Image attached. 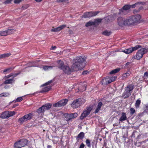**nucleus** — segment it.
Wrapping results in <instances>:
<instances>
[{"mask_svg": "<svg viewBox=\"0 0 148 148\" xmlns=\"http://www.w3.org/2000/svg\"><path fill=\"white\" fill-rule=\"evenodd\" d=\"M86 57L81 56L76 58L75 62L73 64V69L74 70H80L84 67Z\"/></svg>", "mask_w": 148, "mask_h": 148, "instance_id": "obj_1", "label": "nucleus"}, {"mask_svg": "<svg viewBox=\"0 0 148 148\" xmlns=\"http://www.w3.org/2000/svg\"><path fill=\"white\" fill-rule=\"evenodd\" d=\"M141 18L139 14L125 18V25H133L135 23L138 22Z\"/></svg>", "mask_w": 148, "mask_h": 148, "instance_id": "obj_2", "label": "nucleus"}, {"mask_svg": "<svg viewBox=\"0 0 148 148\" xmlns=\"http://www.w3.org/2000/svg\"><path fill=\"white\" fill-rule=\"evenodd\" d=\"M134 88V86L132 84L126 87L122 97L124 99L128 97L131 95L132 92V91L133 90Z\"/></svg>", "mask_w": 148, "mask_h": 148, "instance_id": "obj_3", "label": "nucleus"}, {"mask_svg": "<svg viewBox=\"0 0 148 148\" xmlns=\"http://www.w3.org/2000/svg\"><path fill=\"white\" fill-rule=\"evenodd\" d=\"M85 102V100L83 98H80L75 100L71 104V107L73 108L79 107Z\"/></svg>", "mask_w": 148, "mask_h": 148, "instance_id": "obj_4", "label": "nucleus"}, {"mask_svg": "<svg viewBox=\"0 0 148 148\" xmlns=\"http://www.w3.org/2000/svg\"><path fill=\"white\" fill-rule=\"evenodd\" d=\"M52 104L50 103L45 104L38 109L36 112L39 114L43 113L45 111L49 110Z\"/></svg>", "mask_w": 148, "mask_h": 148, "instance_id": "obj_5", "label": "nucleus"}, {"mask_svg": "<svg viewBox=\"0 0 148 148\" xmlns=\"http://www.w3.org/2000/svg\"><path fill=\"white\" fill-rule=\"evenodd\" d=\"M28 140L26 139H23L16 142L14 145L16 148H20L26 146L27 144Z\"/></svg>", "mask_w": 148, "mask_h": 148, "instance_id": "obj_6", "label": "nucleus"}, {"mask_svg": "<svg viewBox=\"0 0 148 148\" xmlns=\"http://www.w3.org/2000/svg\"><path fill=\"white\" fill-rule=\"evenodd\" d=\"M77 115L78 114L76 113L70 114L65 113L64 114L65 120L67 122L72 121L73 119L77 117Z\"/></svg>", "mask_w": 148, "mask_h": 148, "instance_id": "obj_7", "label": "nucleus"}, {"mask_svg": "<svg viewBox=\"0 0 148 148\" xmlns=\"http://www.w3.org/2000/svg\"><path fill=\"white\" fill-rule=\"evenodd\" d=\"M148 51V49L145 48H143L139 50L136 53L134 58L137 60H139L141 58L144 54Z\"/></svg>", "mask_w": 148, "mask_h": 148, "instance_id": "obj_8", "label": "nucleus"}, {"mask_svg": "<svg viewBox=\"0 0 148 148\" xmlns=\"http://www.w3.org/2000/svg\"><path fill=\"white\" fill-rule=\"evenodd\" d=\"M15 114L14 111H6L2 113L0 117L3 119H6L10 116H13Z\"/></svg>", "mask_w": 148, "mask_h": 148, "instance_id": "obj_9", "label": "nucleus"}, {"mask_svg": "<svg viewBox=\"0 0 148 148\" xmlns=\"http://www.w3.org/2000/svg\"><path fill=\"white\" fill-rule=\"evenodd\" d=\"M32 116L33 114L32 113H29L19 118L18 121L20 123H22L24 122L31 119Z\"/></svg>", "mask_w": 148, "mask_h": 148, "instance_id": "obj_10", "label": "nucleus"}, {"mask_svg": "<svg viewBox=\"0 0 148 148\" xmlns=\"http://www.w3.org/2000/svg\"><path fill=\"white\" fill-rule=\"evenodd\" d=\"M92 109V108L91 107H86L81 114L80 116L81 119H83L87 116L89 114Z\"/></svg>", "mask_w": 148, "mask_h": 148, "instance_id": "obj_11", "label": "nucleus"}, {"mask_svg": "<svg viewBox=\"0 0 148 148\" xmlns=\"http://www.w3.org/2000/svg\"><path fill=\"white\" fill-rule=\"evenodd\" d=\"M142 47L141 46L139 45H136L135 47L127 49L123 51V52L127 54H129L133 51Z\"/></svg>", "mask_w": 148, "mask_h": 148, "instance_id": "obj_12", "label": "nucleus"}, {"mask_svg": "<svg viewBox=\"0 0 148 148\" xmlns=\"http://www.w3.org/2000/svg\"><path fill=\"white\" fill-rule=\"evenodd\" d=\"M99 12V11L90 12L85 13L82 15V17L84 18H90L96 16Z\"/></svg>", "mask_w": 148, "mask_h": 148, "instance_id": "obj_13", "label": "nucleus"}, {"mask_svg": "<svg viewBox=\"0 0 148 148\" xmlns=\"http://www.w3.org/2000/svg\"><path fill=\"white\" fill-rule=\"evenodd\" d=\"M15 31V30L14 29H9L5 31H0V36H6L14 33Z\"/></svg>", "mask_w": 148, "mask_h": 148, "instance_id": "obj_14", "label": "nucleus"}, {"mask_svg": "<svg viewBox=\"0 0 148 148\" xmlns=\"http://www.w3.org/2000/svg\"><path fill=\"white\" fill-rule=\"evenodd\" d=\"M68 101V100L66 99L62 100L54 104L53 106L55 107H59L63 106L67 103Z\"/></svg>", "mask_w": 148, "mask_h": 148, "instance_id": "obj_15", "label": "nucleus"}, {"mask_svg": "<svg viewBox=\"0 0 148 148\" xmlns=\"http://www.w3.org/2000/svg\"><path fill=\"white\" fill-rule=\"evenodd\" d=\"M125 18L119 17L117 18V22L118 25L120 26H123L125 25Z\"/></svg>", "mask_w": 148, "mask_h": 148, "instance_id": "obj_16", "label": "nucleus"}, {"mask_svg": "<svg viewBox=\"0 0 148 148\" xmlns=\"http://www.w3.org/2000/svg\"><path fill=\"white\" fill-rule=\"evenodd\" d=\"M66 27V25H63L61 26H60L58 27L55 28H53L51 30V31L52 32H56L58 31H59L62 30L65 27Z\"/></svg>", "mask_w": 148, "mask_h": 148, "instance_id": "obj_17", "label": "nucleus"}, {"mask_svg": "<svg viewBox=\"0 0 148 148\" xmlns=\"http://www.w3.org/2000/svg\"><path fill=\"white\" fill-rule=\"evenodd\" d=\"M62 70L64 72L67 74H70L71 73V70L69 67L66 66H64Z\"/></svg>", "mask_w": 148, "mask_h": 148, "instance_id": "obj_18", "label": "nucleus"}, {"mask_svg": "<svg viewBox=\"0 0 148 148\" xmlns=\"http://www.w3.org/2000/svg\"><path fill=\"white\" fill-rule=\"evenodd\" d=\"M110 78L109 77L104 78L103 79L102 81V84L103 85H106L111 83Z\"/></svg>", "mask_w": 148, "mask_h": 148, "instance_id": "obj_19", "label": "nucleus"}, {"mask_svg": "<svg viewBox=\"0 0 148 148\" xmlns=\"http://www.w3.org/2000/svg\"><path fill=\"white\" fill-rule=\"evenodd\" d=\"M126 114L125 113L123 112L121 114V116L119 118V121L121 122L127 119Z\"/></svg>", "mask_w": 148, "mask_h": 148, "instance_id": "obj_20", "label": "nucleus"}, {"mask_svg": "<svg viewBox=\"0 0 148 148\" xmlns=\"http://www.w3.org/2000/svg\"><path fill=\"white\" fill-rule=\"evenodd\" d=\"M84 133L83 132H81L76 137V140H82L83 139L84 137Z\"/></svg>", "mask_w": 148, "mask_h": 148, "instance_id": "obj_21", "label": "nucleus"}, {"mask_svg": "<svg viewBox=\"0 0 148 148\" xmlns=\"http://www.w3.org/2000/svg\"><path fill=\"white\" fill-rule=\"evenodd\" d=\"M102 104V103L101 102H100L98 103L97 106V108L95 111L94 112L95 113H97L99 112Z\"/></svg>", "mask_w": 148, "mask_h": 148, "instance_id": "obj_22", "label": "nucleus"}, {"mask_svg": "<svg viewBox=\"0 0 148 148\" xmlns=\"http://www.w3.org/2000/svg\"><path fill=\"white\" fill-rule=\"evenodd\" d=\"M57 62L58 64V67L60 68L61 69L64 66V64L63 61L60 60H58Z\"/></svg>", "mask_w": 148, "mask_h": 148, "instance_id": "obj_23", "label": "nucleus"}, {"mask_svg": "<svg viewBox=\"0 0 148 148\" xmlns=\"http://www.w3.org/2000/svg\"><path fill=\"white\" fill-rule=\"evenodd\" d=\"M127 12L125 10L122 8L119 10V14L121 15H126L127 14Z\"/></svg>", "mask_w": 148, "mask_h": 148, "instance_id": "obj_24", "label": "nucleus"}, {"mask_svg": "<svg viewBox=\"0 0 148 148\" xmlns=\"http://www.w3.org/2000/svg\"><path fill=\"white\" fill-rule=\"evenodd\" d=\"M14 80L13 79H9L6 80L3 83L5 84H11L14 82Z\"/></svg>", "mask_w": 148, "mask_h": 148, "instance_id": "obj_25", "label": "nucleus"}, {"mask_svg": "<svg viewBox=\"0 0 148 148\" xmlns=\"http://www.w3.org/2000/svg\"><path fill=\"white\" fill-rule=\"evenodd\" d=\"M51 88V86H49L44 88L40 92H46L48 91Z\"/></svg>", "mask_w": 148, "mask_h": 148, "instance_id": "obj_26", "label": "nucleus"}, {"mask_svg": "<svg viewBox=\"0 0 148 148\" xmlns=\"http://www.w3.org/2000/svg\"><path fill=\"white\" fill-rule=\"evenodd\" d=\"M145 4V2H139L137 3H135V4H133L131 5V7H132L133 8H135V6L138 4H139L140 5H144Z\"/></svg>", "mask_w": 148, "mask_h": 148, "instance_id": "obj_27", "label": "nucleus"}, {"mask_svg": "<svg viewBox=\"0 0 148 148\" xmlns=\"http://www.w3.org/2000/svg\"><path fill=\"white\" fill-rule=\"evenodd\" d=\"M131 8V5H126L122 7V8L127 11Z\"/></svg>", "mask_w": 148, "mask_h": 148, "instance_id": "obj_28", "label": "nucleus"}, {"mask_svg": "<svg viewBox=\"0 0 148 148\" xmlns=\"http://www.w3.org/2000/svg\"><path fill=\"white\" fill-rule=\"evenodd\" d=\"M93 25H95V24L93 21H89L86 24L85 26L86 27H88Z\"/></svg>", "mask_w": 148, "mask_h": 148, "instance_id": "obj_29", "label": "nucleus"}, {"mask_svg": "<svg viewBox=\"0 0 148 148\" xmlns=\"http://www.w3.org/2000/svg\"><path fill=\"white\" fill-rule=\"evenodd\" d=\"M120 70V69H116L114 70H112L110 72V74H112L116 73L118 72Z\"/></svg>", "mask_w": 148, "mask_h": 148, "instance_id": "obj_30", "label": "nucleus"}, {"mask_svg": "<svg viewBox=\"0 0 148 148\" xmlns=\"http://www.w3.org/2000/svg\"><path fill=\"white\" fill-rule=\"evenodd\" d=\"M140 103L141 101L139 99H138L136 100L135 104V107L136 108H139Z\"/></svg>", "mask_w": 148, "mask_h": 148, "instance_id": "obj_31", "label": "nucleus"}, {"mask_svg": "<svg viewBox=\"0 0 148 148\" xmlns=\"http://www.w3.org/2000/svg\"><path fill=\"white\" fill-rule=\"evenodd\" d=\"M9 95L8 93L7 92H4L1 93L0 94V97H7Z\"/></svg>", "mask_w": 148, "mask_h": 148, "instance_id": "obj_32", "label": "nucleus"}, {"mask_svg": "<svg viewBox=\"0 0 148 148\" xmlns=\"http://www.w3.org/2000/svg\"><path fill=\"white\" fill-rule=\"evenodd\" d=\"M111 33V32H108L107 30H106L103 32L102 34L105 36H109L110 35Z\"/></svg>", "mask_w": 148, "mask_h": 148, "instance_id": "obj_33", "label": "nucleus"}, {"mask_svg": "<svg viewBox=\"0 0 148 148\" xmlns=\"http://www.w3.org/2000/svg\"><path fill=\"white\" fill-rule=\"evenodd\" d=\"M102 19L98 18L95 19L93 22L94 23L95 25L97 24L100 23L102 21Z\"/></svg>", "mask_w": 148, "mask_h": 148, "instance_id": "obj_34", "label": "nucleus"}, {"mask_svg": "<svg viewBox=\"0 0 148 148\" xmlns=\"http://www.w3.org/2000/svg\"><path fill=\"white\" fill-rule=\"evenodd\" d=\"M130 74L128 73H126L123 74L122 76V79H124L127 77L130 76Z\"/></svg>", "mask_w": 148, "mask_h": 148, "instance_id": "obj_35", "label": "nucleus"}, {"mask_svg": "<svg viewBox=\"0 0 148 148\" xmlns=\"http://www.w3.org/2000/svg\"><path fill=\"white\" fill-rule=\"evenodd\" d=\"M13 69V68L11 67L8 68L6 69H5L3 71V72L5 73L7 72L9 73Z\"/></svg>", "mask_w": 148, "mask_h": 148, "instance_id": "obj_36", "label": "nucleus"}, {"mask_svg": "<svg viewBox=\"0 0 148 148\" xmlns=\"http://www.w3.org/2000/svg\"><path fill=\"white\" fill-rule=\"evenodd\" d=\"M2 55V58H3L8 57L10 56L11 55V54L10 53H7L3 54Z\"/></svg>", "mask_w": 148, "mask_h": 148, "instance_id": "obj_37", "label": "nucleus"}, {"mask_svg": "<svg viewBox=\"0 0 148 148\" xmlns=\"http://www.w3.org/2000/svg\"><path fill=\"white\" fill-rule=\"evenodd\" d=\"M86 143L87 146L89 147H91L90 143V140L88 139H87L86 140Z\"/></svg>", "mask_w": 148, "mask_h": 148, "instance_id": "obj_38", "label": "nucleus"}, {"mask_svg": "<svg viewBox=\"0 0 148 148\" xmlns=\"http://www.w3.org/2000/svg\"><path fill=\"white\" fill-rule=\"evenodd\" d=\"M53 67L52 66H45L43 67V68L44 70L46 71L48 69H52Z\"/></svg>", "mask_w": 148, "mask_h": 148, "instance_id": "obj_39", "label": "nucleus"}, {"mask_svg": "<svg viewBox=\"0 0 148 148\" xmlns=\"http://www.w3.org/2000/svg\"><path fill=\"white\" fill-rule=\"evenodd\" d=\"M23 99L22 97H18L16 99L14 100L15 102H19L23 100Z\"/></svg>", "mask_w": 148, "mask_h": 148, "instance_id": "obj_40", "label": "nucleus"}, {"mask_svg": "<svg viewBox=\"0 0 148 148\" xmlns=\"http://www.w3.org/2000/svg\"><path fill=\"white\" fill-rule=\"evenodd\" d=\"M130 114L132 115L136 111L133 108H131L130 109Z\"/></svg>", "mask_w": 148, "mask_h": 148, "instance_id": "obj_41", "label": "nucleus"}, {"mask_svg": "<svg viewBox=\"0 0 148 148\" xmlns=\"http://www.w3.org/2000/svg\"><path fill=\"white\" fill-rule=\"evenodd\" d=\"M110 81H111V83L115 80L116 79V77H109Z\"/></svg>", "mask_w": 148, "mask_h": 148, "instance_id": "obj_42", "label": "nucleus"}, {"mask_svg": "<svg viewBox=\"0 0 148 148\" xmlns=\"http://www.w3.org/2000/svg\"><path fill=\"white\" fill-rule=\"evenodd\" d=\"M13 75H14V73H11L9 75H8L5 76V79H6L7 78H9L13 76Z\"/></svg>", "mask_w": 148, "mask_h": 148, "instance_id": "obj_43", "label": "nucleus"}, {"mask_svg": "<svg viewBox=\"0 0 148 148\" xmlns=\"http://www.w3.org/2000/svg\"><path fill=\"white\" fill-rule=\"evenodd\" d=\"M12 0H7L4 1L3 3L5 4H7L10 3H11V2L12 1Z\"/></svg>", "mask_w": 148, "mask_h": 148, "instance_id": "obj_44", "label": "nucleus"}, {"mask_svg": "<svg viewBox=\"0 0 148 148\" xmlns=\"http://www.w3.org/2000/svg\"><path fill=\"white\" fill-rule=\"evenodd\" d=\"M23 0H14V3L16 4L19 3L20 2H21Z\"/></svg>", "mask_w": 148, "mask_h": 148, "instance_id": "obj_45", "label": "nucleus"}, {"mask_svg": "<svg viewBox=\"0 0 148 148\" xmlns=\"http://www.w3.org/2000/svg\"><path fill=\"white\" fill-rule=\"evenodd\" d=\"M52 82V80H50L48 82H46L45 84H43L42 85V86H46V85H49Z\"/></svg>", "mask_w": 148, "mask_h": 148, "instance_id": "obj_46", "label": "nucleus"}, {"mask_svg": "<svg viewBox=\"0 0 148 148\" xmlns=\"http://www.w3.org/2000/svg\"><path fill=\"white\" fill-rule=\"evenodd\" d=\"M69 0H57V2H66V1Z\"/></svg>", "mask_w": 148, "mask_h": 148, "instance_id": "obj_47", "label": "nucleus"}, {"mask_svg": "<svg viewBox=\"0 0 148 148\" xmlns=\"http://www.w3.org/2000/svg\"><path fill=\"white\" fill-rule=\"evenodd\" d=\"M21 73V72L20 71L18 73H15V74H14V75L13 77V78L16 77L18 75H19Z\"/></svg>", "mask_w": 148, "mask_h": 148, "instance_id": "obj_48", "label": "nucleus"}, {"mask_svg": "<svg viewBox=\"0 0 148 148\" xmlns=\"http://www.w3.org/2000/svg\"><path fill=\"white\" fill-rule=\"evenodd\" d=\"M88 73H89V72L88 71H84L83 72L82 74V75H84L87 74Z\"/></svg>", "mask_w": 148, "mask_h": 148, "instance_id": "obj_49", "label": "nucleus"}, {"mask_svg": "<svg viewBox=\"0 0 148 148\" xmlns=\"http://www.w3.org/2000/svg\"><path fill=\"white\" fill-rule=\"evenodd\" d=\"M139 11H140L139 10H137L135 9L133 10V13L134 14H136V13H137L138 12H139Z\"/></svg>", "mask_w": 148, "mask_h": 148, "instance_id": "obj_50", "label": "nucleus"}, {"mask_svg": "<svg viewBox=\"0 0 148 148\" xmlns=\"http://www.w3.org/2000/svg\"><path fill=\"white\" fill-rule=\"evenodd\" d=\"M84 145L83 143H82L80 145L79 148H84Z\"/></svg>", "mask_w": 148, "mask_h": 148, "instance_id": "obj_51", "label": "nucleus"}, {"mask_svg": "<svg viewBox=\"0 0 148 148\" xmlns=\"http://www.w3.org/2000/svg\"><path fill=\"white\" fill-rule=\"evenodd\" d=\"M144 77H146L148 78V72H145V73L144 74Z\"/></svg>", "mask_w": 148, "mask_h": 148, "instance_id": "obj_52", "label": "nucleus"}, {"mask_svg": "<svg viewBox=\"0 0 148 148\" xmlns=\"http://www.w3.org/2000/svg\"><path fill=\"white\" fill-rule=\"evenodd\" d=\"M29 4H27L25 6H26V7H24V6H22V8H23V9H24V8H25V9H27L28 7H29Z\"/></svg>", "mask_w": 148, "mask_h": 148, "instance_id": "obj_53", "label": "nucleus"}, {"mask_svg": "<svg viewBox=\"0 0 148 148\" xmlns=\"http://www.w3.org/2000/svg\"><path fill=\"white\" fill-rule=\"evenodd\" d=\"M145 112H148V106H147L146 107V109L145 110Z\"/></svg>", "mask_w": 148, "mask_h": 148, "instance_id": "obj_54", "label": "nucleus"}, {"mask_svg": "<svg viewBox=\"0 0 148 148\" xmlns=\"http://www.w3.org/2000/svg\"><path fill=\"white\" fill-rule=\"evenodd\" d=\"M56 48V46H52L51 47V49L53 50Z\"/></svg>", "mask_w": 148, "mask_h": 148, "instance_id": "obj_55", "label": "nucleus"}, {"mask_svg": "<svg viewBox=\"0 0 148 148\" xmlns=\"http://www.w3.org/2000/svg\"><path fill=\"white\" fill-rule=\"evenodd\" d=\"M35 1L37 2L38 3L41 1L42 0H35Z\"/></svg>", "mask_w": 148, "mask_h": 148, "instance_id": "obj_56", "label": "nucleus"}, {"mask_svg": "<svg viewBox=\"0 0 148 148\" xmlns=\"http://www.w3.org/2000/svg\"><path fill=\"white\" fill-rule=\"evenodd\" d=\"M18 106V104H15L13 106V108H14Z\"/></svg>", "mask_w": 148, "mask_h": 148, "instance_id": "obj_57", "label": "nucleus"}, {"mask_svg": "<svg viewBox=\"0 0 148 148\" xmlns=\"http://www.w3.org/2000/svg\"><path fill=\"white\" fill-rule=\"evenodd\" d=\"M82 87H83L84 89L82 90H81V91H83V90H86V86H82Z\"/></svg>", "mask_w": 148, "mask_h": 148, "instance_id": "obj_58", "label": "nucleus"}, {"mask_svg": "<svg viewBox=\"0 0 148 148\" xmlns=\"http://www.w3.org/2000/svg\"><path fill=\"white\" fill-rule=\"evenodd\" d=\"M113 125L114 126H117L118 125V124L117 123L114 124Z\"/></svg>", "mask_w": 148, "mask_h": 148, "instance_id": "obj_59", "label": "nucleus"}, {"mask_svg": "<svg viewBox=\"0 0 148 148\" xmlns=\"http://www.w3.org/2000/svg\"><path fill=\"white\" fill-rule=\"evenodd\" d=\"M129 64H130V63H129V62H127V63H126V64H125V65H128Z\"/></svg>", "mask_w": 148, "mask_h": 148, "instance_id": "obj_60", "label": "nucleus"}, {"mask_svg": "<svg viewBox=\"0 0 148 148\" xmlns=\"http://www.w3.org/2000/svg\"><path fill=\"white\" fill-rule=\"evenodd\" d=\"M51 146L50 145H48L47 146L48 148H51Z\"/></svg>", "mask_w": 148, "mask_h": 148, "instance_id": "obj_61", "label": "nucleus"}, {"mask_svg": "<svg viewBox=\"0 0 148 148\" xmlns=\"http://www.w3.org/2000/svg\"><path fill=\"white\" fill-rule=\"evenodd\" d=\"M92 147H93L94 146V143L93 142H92Z\"/></svg>", "mask_w": 148, "mask_h": 148, "instance_id": "obj_62", "label": "nucleus"}, {"mask_svg": "<svg viewBox=\"0 0 148 148\" xmlns=\"http://www.w3.org/2000/svg\"><path fill=\"white\" fill-rule=\"evenodd\" d=\"M142 9H143V7H140V8H139V9L138 10H140Z\"/></svg>", "mask_w": 148, "mask_h": 148, "instance_id": "obj_63", "label": "nucleus"}, {"mask_svg": "<svg viewBox=\"0 0 148 148\" xmlns=\"http://www.w3.org/2000/svg\"><path fill=\"white\" fill-rule=\"evenodd\" d=\"M0 58H3L2 54L0 55Z\"/></svg>", "mask_w": 148, "mask_h": 148, "instance_id": "obj_64", "label": "nucleus"}]
</instances>
